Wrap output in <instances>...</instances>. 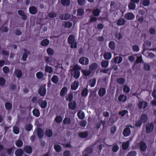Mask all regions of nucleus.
Here are the masks:
<instances>
[{"mask_svg": "<svg viewBox=\"0 0 156 156\" xmlns=\"http://www.w3.org/2000/svg\"><path fill=\"white\" fill-rule=\"evenodd\" d=\"M37 132L38 138L41 139L44 136V131L43 129L40 128H38L37 129Z\"/></svg>", "mask_w": 156, "mask_h": 156, "instance_id": "7", "label": "nucleus"}, {"mask_svg": "<svg viewBox=\"0 0 156 156\" xmlns=\"http://www.w3.org/2000/svg\"><path fill=\"white\" fill-rule=\"evenodd\" d=\"M79 86V83L78 81H75L72 83L71 86V88L72 90H76Z\"/></svg>", "mask_w": 156, "mask_h": 156, "instance_id": "17", "label": "nucleus"}, {"mask_svg": "<svg viewBox=\"0 0 156 156\" xmlns=\"http://www.w3.org/2000/svg\"><path fill=\"white\" fill-rule=\"evenodd\" d=\"M93 151V148L91 147H88L83 152V156H91Z\"/></svg>", "mask_w": 156, "mask_h": 156, "instance_id": "3", "label": "nucleus"}, {"mask_svg": "<svg viewBox=\"0 0 156 156\" xmlns=\"http://www.w3.org/2000/svg\"><path fill=\"white\" fill-rule=\"evenodd\" d=\"M128 8L130 10H134L136 7V5L133 2H130L128 5Z\"/></svg>", "mask_w": 156, "mask_h": 156, "instance_id": "50", "label": "nucleus"}, {"mask_svg": "<svg viewBox=\"0 0 156 156\" xmlns=\"http://www.w3.org/2000/svg\"><path fill=\"white\" fill-rule=\"evenodd\" d=\"M124 17L127 20H131L134 18L135 16L132 13L128 12L125 14Z\"/></svg>", "mask_w": 156, "mask_h": 156, "instance_id": "13", "label": "nucleus"}, {"mask_svg": "<svg viewBox=\"0 0 156 156\" xmlns=\"http://www.w3.org/2000/svg\"><path fill=\"white\" fill-rule=\"evenodd\" d=\"M100 10L98 9H96L92 11V13L95 16H98L100 15Z\"/></svg>", "mask_w": 156, "mask_h": 156, "instance_id": "46", "label": "nucleus"}, {"mask_svg": "<svg viewBox=\"0 0 156 156\" xmlns=\"http://www.w3.org/2000/svg\"><path fill=\"white\" fill-rule=\"evenodd\" d=\"M147 119L148 118L147 115L145 114H143L141 115L140 120H141V121L143 123H145L147 122Z\"/></svg>", "mask_w": 156, "mask_h": 156, "instance_id": "27", "label": "nucleus"}, {"mask_svg": "<svg viewBox=\"0 0 156 156\" xmlns=\"http://www.w3.org/2000/svg\"><path fill=\"white\" fill-rule=\"evenodd\" d=\"M16 145L18 147H20L23 145V141L20 140H18L16 142Z\"/></svg>", "mask_w": 156, "mask_h": 156, "instance_id": "56", "label": "nucleus"}, {"mask_svg": "<svg viewBox=\"0 0 156 156\" xmlns=\"http://www.w3.org/2000/svg\"><path fill=\"white\" fill-rule=\"evenodd\" d=\"M81 72L84 76H89L92 73L90 70H82Z\"/></svg>", "mask_w": 156, "mask_h": 156, "instance_id": "36", "label": "nucleus"}, {"mask_svg": "<svg viewBox=\"0 0 156 156\" xmlns=\"http://www.w3.org/2000/svg\"><path fill=\"white\" fill-rule=\"evenodd\" d=\"M32 113L33 115L36 117H38L40 116V111L38 109L34 108L32 111Z\"/></svg>", "mask_w": 156, "mask_h": 156, "instance_id": "28", "label": "nucleus"}, {"mask_svg": "<svg viewBox=\"0 0 156 156\" xmlns=\"http://www.w3.org/2000/svg\"><path fill=\"white\" fill-rule=\"evenodd\" d=\"M54 148L55 151L57 152H61L62 148V147L58 144H55L54 146Z\"/></svg>", "mask_w": 156, "mask_h": 156, "instance_id": "39", "label": "nucleus"}, {"mask_svg": "<svg viewBox=\"0 0 156 156\" xmlns=\"http://www.w3.org/2000/svg\"><path fill=\"white\" fill-rule=\"evenodd\" d=\"M5 107L6 110L9 111L12 108V105L9 102H7L5 104Z\"/></svg>", "mask_w": 156, "mask_h": 156, "instance_id": "44", "label": "nucleus"}, {"mask_svg": "<svg viewBox=\"0 0 156 156\" xmlns=\"http://www.w3.org/2000/svg\"><path fill=\"white\" fill-rule=\"evenodd\" d=\"M62 120V117L60 115L56 116L55 119V121L57 123H61Z\"/></svg>", "mask_w": 156, "mask_h": 156, "instance_id": "53", "label": "nucleus"}, {"mask_svg": "<svg viewBox=\"0 0 156 156\" xmlns=\"http://www.w3.org/2000/svg\"><path fill=\"white\" fill-rule=\"evenodd\" d=\"M78 67V66L75 65L73 69V70L74 71V77L76 79L80 77V71L77 70Z\"/></svg>", "mask_w": 156, "mask_h": 156, "instance_id": "4", "label": "nucleus"}, {"mask_svg": "<svg viewBox=\"0 0 156 156\" xmlns=\"http://www.w3.org/2000/svg\"><path fill=\"white\" fill-rule=\"evenodd\" d=\"M16 156H22L23 154V150L21 148L17 149L15 152Z\"/></svg>", "mask_w": 156, "mask_h": 156, "instance_id": "31", "label": "nucleus"}, {"mask_svg": "<svg viewBox=\"0 0 156 156\" xmlns=\"http://www.w3.org/2000/svg\"><path fill=\"white\" fill-rule=\"evenodd\" d=\"M24 53H23V57H22V59L24 61L26 60L27 58L28 57V55L30 54V52L28 51L27 50L25 49H24Z\"/></svg>", "mask_w": 156, "mask_h": 156, "instance_id": "29", "label": "nucleus"}, {"mask_svg": "<svg viewBox=\"0 0 156 156\" xmlns=\"http://www.w3.org/2000/svg\"><path fill=\"white\" fill-rule=\"evenodd\" d=\"M79 136L81 138H85L87 137L88 133L87 132H83L80 133L78 134Z\"/></svg>", "mask_w": 156, "mask_h": 156, "instance_id": "38", "label": "nucleus"}, {"mask_svg": "<svg viewBox=\"0 0 156 156\" xmlns=\"http://www.w3.org/2000/svg\"><path fill=\"white\" fill-rule=\"evenodd\" d=\"M139 144L140 150L142 151H145L147 148V145L145 143L141 141L140 143Z\"/></svg>", "mask_w": 156, "mask_h": 156, "instance_id": "21", "label": "nucleus"}, {"mask_svg": "<svg viewBox=\"0 0 156 156\" xmlns=\"http://www.w3.org/2000/svg\"><path fill=\"white\" fill-rule=\"evenodd\" d=\"M140 56L137 57L135 62L136 63H141L143 62L142 56L141 54H139Z\"/></svg>", "mask_w": 156, "mask_h": 156, "instance_id": "54", "label": "nucleus"}, {"mask_svg": "<svg viewBox=\"0 0 156 156\" xmlns=\"http://www.w3.org/2000/svg\"><path fill=\"white\" fill-rule=\"evenodd\" d=\"M29 13L32 15H35L38 12L37 8L34 6H31L29 8Z\"/></svg>", "mask_w": 156, "mask_h": 156, "instance_id": "11", "label": "nucleus"}, {"mask_svg": "<svg viewBox=\"0 0 156 156\" xmlns=\"http://www.w3.org/2000/svg\"><path fill=\"white\" fill-rule=\"evenodd\" d=\"M96 80L95 78L90 80V85L91 87H93L95 86L96 83Z\"/></svg>", "mask_w": 156, "mask_h": 156, "instance_id": "63", "label": "nucleus"}, {"mask_svg": "<svg viewBox=\"0 0 156 156\" xmlns=\"http://www.w3.org/2000/svg\"><path fill=\"white\" fill-rule=\"evenodd\" d=\"M72 26V22H70L69 21H66L65 22L64 27L65 28H70Z\"/></svg>", "mask_w": 156, "mask_h": 156, "instance_id": "62", "label": "nucleus"}, {"mask_svg": "<svg viewBox=\"0 0 156 156\" xmlns=\"http://www.w3.org/2000/svg\"><path fill=\"white\" fill-rule=\"evenodd\" d=\"M61 4L64 6H67L70 4V0H62Z\"/></svg>", "mask_w": 156, "mask_h": 156, "instance_id": "45", "label": "nucleus"}, {"mask_svg": "<svg viewBox=\"0 0 156 156\" xmlns=\"http://www.w3.org/2000/svg\"><path fill=\"white\" fill-rule=\"evenodd\" d=\"M123 58L121 56H116L113 59L114 62L115 64H120L122 61Z\"/></svg>", "mask_w": 156, "mask_h": 156, "instance_id": "18", "label": "nucleus"}, {"mask_svg": "<svg viewBox=\"0 0 156 156\" xmlns=\"http://www.w3.org/2000/svg\"><path fill=\"white\" fill-rule=\"evenodd\" d=\"M126 22L125 20L123 18H120L116 21V24L118 26H122Z\"/></svg>", "mask_w": 156, "mask_h": 156, "instance_id": "20", "label": "nucleus"}, {"mask_svg": "<svg viewBox=\"0 0 156 156\" xmlns=\"http://www.w3.org/2000/svg\"><path fill=\"white\" fill-rule=\"evenodd\" d=\"M144 70L147 71L150 70L151 69L150 65L148 63H144Z\"/></svg>", "mask_w": 156, "mask_h": 156, "instance_id": "61", "label": "nucleus"}, {"mask_svg": "<svg viewBox=\"0 0 156 156\" xmlns=\"http://www.w3.org/2000/svg\"><path fill=\"white\" fill-rule=\"evenodd\" d=\"M68 89L66 87H63L61 90L60 92V95L62 97H64L67 94Z\"/></svg>", "mask_w": 156, "mask_h": 156, "instance_id": "26", "label": "nucleus"}, {"mask_svg": "<svg viewBox=\"0 0 156 156\" xmlns=\"http://www.w3.org/2000/svg\"><path fill=\"white\" fill-rule=\"evenodd\" d=\"M24 150L28 154H30L32 152V147L29 145H26L24 147Z\"/></svg>", "mask_w": 156, "mask_h": 156, "instance_id": "22", "label": "nucleus"}, {"mask_svg": "<svg viewBox=\"0 0 156 156\" xmlns=\"http://www.w3.org/2000/svg\"><path fill=\"white\" fill-rule=\"evenodd\" d=\"M106 93V90L105 88H100L98 92V94L100 96L102 97L104 96Z\"/></svg>", "mask_w": 156, "mask_h": 156, "instance_id": "24", "label": "nucleus"}, {"mask_svg": "<svg viewBox=\"0 0 156 156\" xmlns=\"http://www.w3.org/2000/svg\"><path fill=\"white\" fill-rule=\"evenodd\" d=\"M88 90L87 87L84 88L82 90L81 94L83 97L86 98V97L88 94Z\"/></svg>", "mask_w": 156, "mask_h": 156, "instance_id": "23", "label": "nucleus"}, {"mask_svg": "<svg viewBox=\"0 0 156 156\" xmlns=\"http://www.w3.org/2000/svg\"><path fill=\"white\" fill-rule=\"evenodd\" d=\"M79 62L81 65H87L89 63V60L87 58L82 57L80 58Z\"/></svg>", "mask_w": 156, "mask_h": 156, "instance_id": "5", "label": "nucleus"}, {"mask_svg": "<svg viewBox=\"0 0 156 156\" xmlns=\"http://www.w3.org/2000/svg\"><path fill=\"white\" fill-rule=\"evenodd\" d=\"M131 133L130 129L128 127L125 128L122 132L123 135L125 137L129 136Z\"/></svg>", "mask_w": 156, "mask_h": 156, "instance_id": "14", "label": "nucleus"}, {"mask_svg": "<svg viewBox=\"0 0 156 156\" xmlns=\"http://www.w3.org/2000/svg\"><path fill=\"white\" fill-rule=\"evenodd\" d=\"M57 16V14L54 12H50L48 13V17L51 18L53 19L56 17Z\"/></svg>", "mask_w": 156, "mask_h": 156, "instance_id": "49", "label": "nucleus"}, {"mask_svg": "<svg viewBox=\"0 0 156 156\" xmlns=\"http://www.w3.org/2000/svg\"><path fill=\"white\" fill-rule=\"evenodd\" d=\"M117 81L120 84H123L125 83V80L124 78L120 77L117 80Z\"/></svg>", "mask_w": 156, "mask_h": 156, "instance_id": "55", "label": "nucleus"}, {"mask_svg": "<svg viewBox=\"0 0 156 156\" xmlns=\"http://www.w3.org/2000/svg\"><path fill=\"white\" fill-rule=\"evenodd\" d=\"M132 50L135 52H138L140 50V48L139 46L137 45H134L132 46Z\"/></svg>", "mask_w": 156, "mask_h": 156, "instance_id": "60", "label": "nucleus"}, {"mask_svg": "<svg viewBox=\"0 0 156 156\" xmlns=\"http://www.w3.org/2000/svg\"><path fill=\"white\" fill-rule=\"evenodd\" d=\"M147 103L145 101H140L138 103V107L140 109H145L147 106Z\"/></svg>", "mask_w": 156, "mask_h": 156, "instance_id": "8", "label": "nucleus"}, {"mask_svg": "<svg viewBox=\"0 0 156 156\" xmlns=\"http://www.w3.org/2000/svg\"><path fill=\"white\" fill-rule=\"evenodd\" d=\"M71 123V120L69 118H65L63 120V123L65 125L69 124Z\"/></svg>", "mask_w": 156, "mask_h": 156, "instance_id": "59", "label": "nucleus"}, {"mask_svg": "<svg viewBox=\"0 0 156 156\" xmlns=\"http://www.w3.org/2000/svg\"><path fill=\"white\" fill-rule=\"evenodd\" d=\"M76 106V104L75 101L70 102L68 104V107L69 109L72 110H75Z\"/></svg>", "mask_w": 156, "mask_h": 156, "instance_id": "15", "label": "nucleus"}, {"mask_svg": "<svg viewBox=\"0 0 156 156\" xmlns=\"http://www.w3.org/2000/svg\"><path fill=\"white\" fill-rule=\"evenodd\" d=\"M109 48L112 50H114L115 48V44L113 41H110L108 44Z\"/></svg>", "mask_w": 156, "mask_h": 156, "instance_id": "37", "label": "nucleus"}, {"mask_svg": "<svg viewBox=\"0 0 156 156\" xmlns=\"http://www.w3.org/2000/svg\"><path fill=\"white\" fill-rule=\"evenodd\" d=\"M68 42L70 45L71 48H76L77 47V42L75 41L74 35L72 34L69 36L68 39Z\"/></svg>", "mask_w": 156, "mask_h": 156, "instance_id": "1", "label": "nucleus"}, {"mask_svg": "<svg viewBox=\"0 0 156 156\" xmlns=\"http://www.w3.org/2000/svg\"><path fill=\"white\" fill-rule=\"evenodd\" d=\"M18 14L20 16L22 19L24 20H26L27 18V15L25 14L24 12L22 10H19L18 11Z\"/></svg>", "mask_w": 156, "mask_h": 156, "instance_id": "10", "label": "nucleus"}, {"mask_svg": "<svg viewBox=\"0 0 156 156\" xmlns=\"http://www.w3.org/2000/svg\"><path fill=\"white\" fill-rule=\"evenodd\" d=\"M52 82L55 84H57L59 80L58 77L57 76L54 75L51 79Z\"/></svg>", "mask_w": 156, "mask_h": 156, "instance_id": "42", "label": "nucleus"}, {"mask_svg": "<svg viewBox=\"0 0 156 156\" xmlns=\"http://www.w3.org/2000/svg\"><path fill=\"white\" fill-rule=\"evenodd\" d=\"M71 17L70 14L65 13V15L62 14L59 16V18L62 20H67L69 19Z\"/></svg>", "mask_w": 156, "mask_h": 156, "instance_id": "16", "label": "nucleus"}, {"mask_svg": "<svg viewBox=\"0 0 156 156\" xmlns=\"http://www.w3.org/2000/svg\"><path fill=\"white\" fill-rule=\"evenodd\" d=\"M45 72L49 73H51L53 72V70L52 67L46 65L45 68Z\"/></svg>", "mask_w": 156, "mask_h": 156, "instance_id": "33", "label": "nucleus"}, {"mask_svg": "<svg viewBox=\"0 0 156 156\" xmlns=\"http://www.w3.org/2000/svg\"><path fill=\"white\" fill-rule=\"evenodd\" d=\"M25 129L28 131H30L33 128V125L31 123L28 124L25 126Z\"/></svg>", "mask_w": 156, "mask_h": 156, "instance_id": "51", "label": "nucleus"}, {"mask_svg": "<svg viewBox=\"0 0 156 156\" xmlns=\"http://www.w3.org/2000/svg\"><path fill=\"white\" fill-rule=\"evenodd\" d=\"M53 131L50 129H47L45 132V135L48 137H51L53 135Z\"/></svg>", "mask_w": 156, "mask_h": 156, "instance_id": "32", "label": "nucleus"}, {"mask_svg": "<svg viewBox=\"0 0 156 156\" xmlns=\"http://www.w3.org/2000/svg\"><path fill=\"white\" fill-rule=\"evenodd\" d=\"M14 73L18 78L21 77L23 75L22 71L20 69H15Z\"/></svg>", "mask_w": 156, "mask_h": 156, "instance_id": "19", "label": "nucleus"}, {"mask_svg": "<svg viewBox=\"0 0 156 156\" xmlns=\"http://www.w3.org/2000/svg\"><path fill=\"white\" fill-rule=\"evenodd\" d=\"M77 115L79 118L80 119H83L85 118V114L83 112L80 113V112H78Z\"/></svg>", "mask_w": 156, "mask_h": 156, "instance_id": "57", "label": "nucleus"}, {"mask_svg": "<svg viewBox=\"0 0 156 156\" xmlns=\"http://www.w3.org/2000/svg\"><path fill=\"white\" fill-rule=\"evenodd\" d=\"M46 85L41 86L38 90V93L42 97L44 96L46 94L47 90Z\"/></svg>", "mask_w": 156, "mask_h": 156, "instance_id": "2", "label": "nucleus"}, {"mask_svg": "<svg viewBox=\"0 0 156 156\" xmlns=\"http://www.w3.org/2000/svg\"><path fill=\"white\" fill-rule=\"evenodd\" d=\"M115 38L118 40H120L122 39L123 37V34L120 32L119 33H116L115 35Z\"/></svg>", "mask_w": 156, "mask_h": 156, "instance_id": "35", "label": "nucleus"}, {"mask_svg": "<svg viewBox=\"0 0 156 156\" xmlns=\"http://www.w3.org/2000/svg\"><path fill=\"white\" fill-rule=\"evenodd\" d=\"M129 146V143L128 142H123L122 144V148L124 150H126L128 148Z\"/></svg>", "mask_w": 156, "mask_h": 156, "instance_id": "52", "label": "nucleus"}, {"mask_svg": "<svg viewBox=\"0 0 156 156\" xmlns=\"http://www.w3.org/2000/svg\"><path fill=\"white\" fill-rule=\"evenodd\" d=\"M46 51L48 55L50 56L53 55L55 53L54 50L51 48H48Z\"/></svg>", "mask_w": 156, "mask_h": 156, "instance_id": "47", "label": "nucleus"}, {"mask_svg": "<svg viewBox=\"0 0 156 156\" xmlns=\"http://www.w3.org/2000/svg\"><path fill=\"white\" fill-rule=\"evenodd\" d=\"M119 147L117 144L114 145L112 149V151L114 153L117 152L119 149Z\"/></svg>", "mask_w": 156, "mask_h": 156, "instance_id": "64", "label": "nucleus"}, {"mask_svg": "<svg viewBox=\"0 0 156 156\" xmlns=\"http://www.w3.org/2000/svg\"><path fill=\"white\" fill-rule=\"evenodd\" d=\"M127 97L123 94H120L118 100L120 102H125L127 100Z\"/></svg>", "mask_w": 156, "mask_h": 156, "instance_id": "25", "label": "nucleus"}, {"mask_svg": "<svg viewBox=\"0 0 156 156\" xmlns=\"http://www.w3.org/2000/svg\"><path fill=\"white\" fill-rule=\"evenodd\" d=\"M36 76L37 78L41 79L44 76V74L41 72H39L36 73Z\"/></svg>", "mask_w": 156, "mask_h": 156, "instance_id": "58", "label": "nucleus"}, {"mask_svg": "<svg viewBox=\"0 0 156 156\" xmlns=\"http://www.w3.org/2000/svg\"><path fill=\"white\" fill-rule=\"evenodd\" d=\"M112 57V55L110 52H105L104 55V58L105 60H109Z\"/></svg>", "mask_w": 156, "mask_h": 156, "instance_id": "34", "label": "nucleus"}, {"mask_svg": "<svg viewBox=\"0 0 156 156\" xmlns=\"http://www.w3.org/2000/svg\"><path fill=\"white\" fill-rule=\"evenodd\" d=\"M109 64V61L107 60H103L101 62V65L103 68H107Z\"/></svg>", "mask_w": 156, "mask_h": 156, "instance_id": "40", "label": "nucleus"}, {"mask_svg": "<svg viewBox=\"0 0 156 156\" xmlns=\"http://www.w3.org/2000/svg\"><path fill=\"white\" fill-rule=\"evenodd\" d=\"M77 16H81L83 15L84 13V10L82 9H78L77 10Z\"/></svg>", "mask_w": 156, "mask_h": 156, "instance_id": "48", "label": "nucleus"}, {"mask_svg": "<svg viewBox=\"0 0 156 156\" xmlns=\"http://www.w3.org/2000/svg\"><path fill=\"white\" fill-rule=\"evenodd\" d=\"M38 104L42 109H45L47 106V102L46 100H41L38 101Z\"/></svg>", "mask_w": 156, "mask_h": 156, "instance_id": "12", "label": "nucleus"}, {"mask_svg": "<svg viewBox=\"0 0 156 156\" xmlns=\"http://www.w3.org/2000/svg\"><path fill=\"white\" fill-rule=\"evenodd\" d=\"M73 98V95L72 93H69L66 97V99L67 101L70 102L72 100Z\"/></svg>", "mask_w": 156, "mask_h": 156, "instance_id": "43", "label": "nucleus"}, {"mask_svg": "<svg viewBox=\"0 0 156 156\" xmlns=\"http://www.w3.org/2000/svg\"><path fill=\"white\" fill-rule=\"evenodd\" d=\"M154 125L152 123L146 125V132L148 133L152 132L154 130Z\"/></svg>", "mask_w": 156, "mask_h": 156, "instance_id": "6", "label": "nucleus"}, {"mask_svg": "<svg viewBox=\"0 0 156 156\" xmlns=\"http://www.w3.org/2000/svg\"><path fill=\"white\" fill-rule=\"evenodd\" d=\"M141 3L144 6H148L150 5V0H142Z\"/></svg>", "mask_w": 156, "mask_h": 156, "instance_id": "41", "label": "nucleus"}, {"mask_svg": "<svg viewBox=\"0 0 156 156\" xmlns=\"http://www.w3.org/2000/svg\"><path fill=\"white\" fill-rule=\"evenodd\" d=\"M98 67V65L96 62H94L89 66V69L92 72H95Z\"/></svg>", "mask_w": 156, "mask_h": 156, "instance_id": "9", "label": "nucleus"}, {"mask_svg": "<svg viewBox=\"0 0 156 156\" xmlns=\"http://www.w3.org/2000/svg\"><path fill=\"white\" fill-rule=\"evenodd\" d=\"M49 40L47 39H44L41 42V45L43 46H47L49 45Z\"/></svg>", "mask_w": 156, "mask_h": 156, "instance_id": "30", "label": "nucleus"}]
</instances>
